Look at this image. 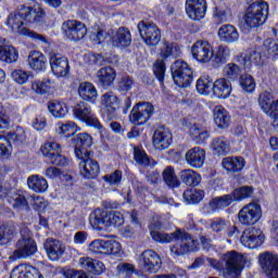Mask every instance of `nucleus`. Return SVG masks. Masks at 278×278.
Instances as JSON below:
<instances>
[{
	"mask_svg": "<svg viewBox=\"0 0 278 278\" xmlns=\"http://www.w3.org/2000/svg\"><path fill=\"white\" fill-rule=\"evenodd\" d=\"M93 153H87L83 155V157H77L80 160L79 170L80 175L85 177V179H94L101 173V168L99 167V163L92 159Z\"/></svg>",
	"mask_w": 278,
	"mask_h": 278,
	"instance_id": "obj_15",
	"label": "nucleus"
},
{
	"mask_svg": "<svg viewBox=\"0 0 278 278\" xmlns=\"http://www.w3.org/2000/svg\"><path fill=\"white\" fill-rule=\"evenodd\" d=\"M237 62L245 68H251V66H262L266 60L264 59V54H262V50L257 48L256 50L238 55Z\"/></svg>",
	"mask_w": 278,
	"mask_h": 278,
	"instance_id": "obj_18",
	"label": "nucleus"
},
{
	"mask_svg": "<svg viewBox=\"0 0 278 278\" xmlns=\"http://www.w3.org/2000/svg\"><path fill=\"white\" fill-rule=\"evenodd\" d=\"M8 201L16 212H29V203L23 191H12L8 194Z\"/></svg>",
	"mask_w": 278,
	"mask_h": 278,
	"instance_id": "obj_29",
	"label": "nucleus"
},
{
	"mask_svg": "<svg viewBox=\"0 0 278 278\" xmlns=\"http://www.w3.org/2000/svg\"><path fill=\"white\" fill-rule=\"evenodd\" d=\"M50 66H51L52 73L56 77H66V75H68L70 66H68V59H66V56L51 53Z\"/></svg>",
	"mask_w": 278,
	"mask_h": 278,
	"instance_id": "obj_24",
	"label": "nucleus"
},
{
	"mask_svg": "<svg viewBox=\"0 0 278 278\" xmlns=\"http://www.w3.org/2000/svg\"><path fill=\"white\" fill-rule=\"evenodd\" d=\"M214 88V81H212V78L210 76H202L197 81V90L200 94L207 96L210 94V91H213Z\"/></svg>",
	"mask_w": 278,
	"mask_h": 278,
	"instance_id": "obj_56",
	"label": "nucleus"
},
{
	"mask_svg": "<svg viewBox=\"0 0 278 278\" xmlns=\"http://www.w3.org/2000/svg\"><path fill=\"white\" fill-rule=\"evenodd\" d=\"M78 265L83 268V270H87L88 273H92V275H101L105 269V265L101 261H97L89 256H83L78 261Z\"/></svg>",
	"mask_w": 278,
	"mask_h": 278,
	"instance_id": "obj_32",
	"label": "nucleus"
},
{
	"mask_svg": "<svg viewBox=\"0 0 278 278\" xmlns=\"http://www.w3.org/2000/svg\"><path fill=\"white\" fill-rule=\"evenodd\" d=\"M79 131V126L75 122H60L56 124V132L65 138H71Z\"/></svg>",
	"mask_w": 278,
	"mask_h": 278,
	"instance_id": "obj_50",
	"label": "nucleus"
},
{
	"mask_svg": "<svg viewBox=\"0 0 278 278\" xmlns=\"http://www.w3.org/2000/svg\"><path fill=\"white\" fill-rule=\"evenodd\" d=\"M266 18H268V3L262 0L253 2L245 11L241 28L247 34L251 29L264 25Z\"/></svg>",
	"mask_w": 278,
	"mask_h": 278,
	"instance_id": "obj_3",
	"label": "nucleus"
},
{
	"mask_svg": "<svg viewBox=\"0 0 278 278\" xmlns=\"http://www.w3.org/2000/svg\"><path fill=\"white\" fill-rule=\"evenodd\" d=\"M191 53L200 64H207L214 58V49L206 40H198L191 48Z\"/></svg>",
	"mask_w": 278,
	"mask_h": 278,
	"instance_id": "obj_14",
	"label": "nucleus"
},
{
	"mask_svg": "<svg viewBox=\"0 0 278 278\" xmlns=\"http://www.w3.org/2000/svg\"><path fill=\"white\" fill-rule=\"evenodd\" d=\"M207 2L205 0H186V13L191 21H201L205 17Z\"/></svg>",
	"mask_w": 278,
	"mask_h": 278,
	"instance_id": "obj_19",
	"label": "nucleus"
},
{
	"mask_svg": "<svg viewBox=\"0 0 278 278\" xmlns=\"http://www.w3.org/2000/svg\"><path fill=\"white\" fill-rule=\"evenodd\" d=\"M236 197L233 195V192H231L211 200L208 205L214 212L216 210H225V207H229V205H231V203H236Z\"/></svg>",
	"mask_w": 278,
	"mask_h": 278,
	"instance_id": "obj_43",
	"label": "nucleus"
},
{
	"mask_svg": "<svg viewBox=\"0 0 278 278\" xmlns=\"http://www.w3.org/2000/svg\"><path fill=\"white\" fill-rule=\"evenodd\" d=\"M62 33L66 40H70L71 42H79V40L86 38L88 28L86 27V24L77 20H68L62 24Z\"/></svg>",
	"mask_w": 278,
	"mask_h": 278,
	"instance_id": "obj_8",
	"label": "nucleus"
},
{
	"mask_svg": "<svg viewBox=\"0 0 278 278\" xmlns=\"http://www.w3.org/2000/svg\"><path fill=\"white\" fill-rule=\"evenodd\" d=\"M238 218L241 225L251 227V225L260 223L262 218V206L258 203L251 202L239 211Z\"/></svg>",
	"mask_w": 278,
	"mask_h": 278,
	"instance_id": "obj_10",
	"label": "nucleus"
},
{
	"mask_svg": "<svg viewBox=\"0 0 278 278\" xmlns=\"http://www.w3.org/2000/svg\"><path fill=\"white\" fill-rule=\"evenodd\" d=\"M162 225L152 224L150 226V235L151 238L155 240V242H161L162 244H168V242H175V240H179L178 243L170 248V252L173 255L177 257L181 255H186V253H192V251H199V241L192 239L188 232L177 229L175 232H162L160 229Z\"/></svg>",
	"mask_w": 278,
	"mask_h": 278,
	"instance_id": "obj_1",
	"label": "nucleus"
},
{
	"mask_svg": "<svg viewBox=\"0 0 278 278\" xmlns=\"http://www.w3.org/2000/svg\"><path fill=\"white\" fill-rule=\"evenodd\" d=\"M213 17L217 23H229L231 18H233V15L231 14L230 9H222L216 7L213 13Z\"/></svg>",
	"mask_w": 278,
	"mask_h": 278,
	"instance_id": "obj_61",
	"label": "nucleus"
},
{
	"mask_svg": "<svg viewBox=\"0 0 278 278\" xmlns=\"http://www.w3.org/2000/svg\"><path fill=\"white\" fill-rule=\"evenodd\" d=\"M189 134L197 144H203L210 138L207 129L200 124H193L190 127Z\"/></svg>",
	"mask_w": 278,
	"mask_h": 278,
	"instance_id": "obj_47",
	"label": "nucleus"
},
{
	"mask_svg": "<svg viewBox=\"0 0 278 278\" xmlns=\"http://www.w3.org/2000/svg\"><path fill=\"white\" fill-rule=\"evenodd\" d=\"M28 66L36 73H45L47 71V56L40 51H30L28 54Z\"/></svg>",
	"mask_w": 278,
	"mask_h": 278,
	"instance_id": "obj_31",
	"label": "nucleus"
},
{
	"mask_svg": "<svg viewBox=\"0 0 278 278\" xmlns=\"http://www.w3.org/2000/svg\"><path fill=\"white\" fill-rule=\"evenodd\" d=\"M240 242L247 249H257L264 244V232L260 228H248L243 231Z\"/></svg>",
	"mask_w": 278,
	"mask_h": 278,
	"instance_id": "obj_16",
	"label": "nucleus"
},
{
	"mask_svg": "<svg viewBox=\"0 0 278 278\" xmlns=\"http://www.w3.org/2000/svg\"><path fill=\"white\" fill-rule=\"evenodd\" d=\"M11 278H45L38 268L31 265H18L11 271Z\"/></svg>",
	"mask_w": 278,
	"mask_h": 278,
	"instance_id": "obj_33",
	"label": "nucleus"
},
{
	"mask_svg": "<svg viewBox=\"0 0 278 278\" xmlns=\"http://www.w3.org/2000/svg\"><path fill=\"white\" fill-rule=\"evenodd\" d=\"M111 45L119 49H125L131 45V33L125 27H121L111 38Z\"/></svg>",
	"mask_w": 278,
	"mask_h": 278,
	"instance_id": "obj_34",
	"label": "nucleus"
},
{
	"mask_svg": "<svg viewBox=\"0 0 278 278\" xmlns=\"http://www.w3.org/2000/svg\"><path fill=\"white\" fill-rule=\"evenodd\" d=\"M239 84L245 92H253V90H255V79L249 74L241 75Z\"/></svg>",
	"mask_w": 278,
	"mask_h": 278,
	"instance_id": "obj_62",
	"label": "nucleus"
},
{
	"mask_svg": "<svg viewBox=\"0 0 278 278\" xmlns=\"http://www.w3.org/2000/svg\"><path fill=\"white\" fill-rule=\"evenodd\" d=\"M260 264L263 273L268 278H278V256L270 253L265 252L260 254L258 256Z\"/></svg>",
	"mask_w": 278,
	"mask_h": 278,
	"instance_id": "obj_17",
	"label": "nucleus"
},
{
	"mask_svg": "<svg viewBox=\"0 0 278 278\" xmlns=\"http://www.w3.org/2000/svg\"><path fill=\"white\" fill-rule=\"evenodd\" d=\"M222 166L227 173H238L244 168V159L242 156H228L223 159Z\"/></svg>",
	"mask_w": 278,
	"mask_h": 278,
	"instance_id": "obj_42",
	"label": "nucleus"
},
{
	"mask_svg": "<svg viewBox=\"0 0 278 278\" xmlns=\"http://www.w3.org/2000/svg\"><path fill=\"white\" fill-rule=\"evenodd\" d=\"M211 147L215 155H227L231 151V143L225 137L213 139Z\"/></svg>",
	"mask_w": 278,
	"mask_h": 278,
	"instance_id": "obj_48",
	"label": "nucleus"
},
{
	"mask_svg": "<svg viewBox=\"0 0 278 278\" xmlns=\"http://www.w3.org/2000/svg\"><path fill=\"white\" fill-rule=\"evenodd\" d=\"M210 228L214 233L223 236V233H227V230L229 229V222L223 217H215L211 219Z\"/></svg>",
	"mask_w": 278,
	"mask_h": 278,
	"instance_id": "obj_52",
	"label": "nucleus"
},
{
	"mask_svg": "<svg viewBox=\"0 0 278 278\" xmlns=\"http://www.w3.org/2000/svg\"><path fill=\"white\" fill-rule=\"evenodd\" d=\"M78 94L83 101L88 103H94L99 93L97 92V87L89 81L81 83L78 86Z\"/></svg>",
	"mask_w": 278,
	"mask_h": 278,
	"instance_id": "obj_36",
	"label": "nucleus"
},
{
	"mask_svg": "<svg viewBox=\"0 0 278 278\" xmlns=\"http://www.w3.org/2000/svg\"><path fill=\"white\" fill-rule=\"evenodd\" d=\"M74 146L76 157H84V155L92 153V151H88L92 147V136L88 132L78 134L74 139Z\"/></svg>",
	"mask_w": 278,
	"mask_h": 278,
	"instance_id": "obj_26",
	"label": "nucleus"
},
{
	"mask_svg": "<svg viewBox=\"0 0 278 278\" xmlns=\"http://www.w3.org/2000/svg\"><path fill=\"white\" fill-rule=\"evenodd\" d=\"M73 115L76 121H80V123H85L89 127H94V129H99L101 131L103 126L97 115L92 112V106L86 102L77 103L73 109Z\"/></svg>",
	"mask_w": 278,
	"mask_h": 278,
	"instance_id": "obj_6",
	"label": "nucleus"
},
{
	"mask_svg": "<svg viewBox=\"0 0 278 278\" xmlns=\"http://www.w3.org/2000/svg\"><path fill=\"white\" fill-rule=\"evenodd\" d=\"M172 77L178 88H188L192 84V68L184 61H176L170 67Z\"/></svg>",
	"mask_w": 278,
	"mask_h": 278,
	"instance_id": "obj_7",
	"label": "nucleus"
},
{
	"mask_svg": "<svg viewBox=\"0 0 278 278\" xmlns=\"http://www.w3.org/2000/svg\"><path fill=\"white\" fill-rule=\"evenodd\" d=\"M31 90L36 94H50L55 90V80L45 78L42 80H35L31 83Z\"/></svg>",
	"mask_w": 278,
	"mask_h": 278,
	"instance_id": "obj_40",
	"label": "nucleus"
},
{
	"mask_svg": "<svg viewBox=\"0 0 278 278\" xmlns=\"http://www.w3.org/2000/svg\"><path fill=\"white\" fill-rule=\"evenodd\" d=\"M20 10L21 16L24 17V23H26V25L40 23V21H42V15L45 14L40 4H35L34 7L20 5Z\"/></svg>",
	"mask_w": 278,
	"mask_h": 278,
	"instance_id": "obj_23",
	"label": "nucleus"
},
{
	"mask_svg": "<svg viewBox=\"0 0 278 278\" xmlns=\"http://www.w3.org/2000/svg\"><path fill=\"white\" fill-rule=\"evenodd\" d=\"M98 83L102 88H110L116 79V71L112 66H105L97 72Z\"/></svg>",
	"mask_w": 278,
	"mask_h": 278,
	"instance_id": "obj_35",
	"label": "nucleus"
},
{
	"mask_svg": "<svg viewBox=\"0 0 278 278\" xmlns=\"http://www.w3.org/2000/svg\"><path fill=\"white\" fill-rule=\"evenodd\" d=\"M258 49H261L264 60H268L269 58L275 60L278 55V40L267 39Z\"/></svg>",
	"mask_w": 278,
	"mask_h": 278,
	"instance_id": "obj_46",
	"label": "nucleus"
},
{
	"mask_svg": "<svg viewBox=\"0 0 278 278\" xmlns=\"http://www.w3.org/2000/svg\"><path fill=\"white\" fill-rule=\"evenodd\" d=\"M231 55V49L227 46H219L217 48V51L214 54V64L216 66H220V64H225L227 60H229V56Z\"/></svg>",
	"mask_w": 278,
	"mask_h": 278,
	"instance_id": "obj_57",
	"label": "nucleus"
},
{
	"mask_svg": "<svg viewBox=\"0 0 278 278\" xmlns=\"http://www.w3.org/2000/svg\"><path fill=\"white\" fill-rule=\"evenodd\" d=\"M11 77L13 81H15L16 84L23 85L29 81V77H31V73L25 72L23 70H14L11 73Z\"/></svg>",
	"mask_w": 278,
	"mask_h": 278,
	"instance_id": "obj_64",
	"label": "nucleus"
},
{
	"mask_svg": "<svg viewBox=\"0 0 278 278\" xmlns=\"http://www.w3.org/2000/svg\"><path fill=\"white\" fill-rule=\"evenodd\" d=\"M173 142V134L166 128H159L153 134V147L156 151H165Z\"/></svg>",
	"mask_w": 278,
	"mask_h": 278,
	"instance_id": "obj_25",
	"label": "nucleus"
},
{
	"mask_svg": "<svg viewBox=\"0 0 278 278\" xmlns=\"http://www.w3.org/2000/svg\"><path fill=\"white\" fill-rule=\"evenodd\" d=\"M27 186L29 190H33V192H47L49 189V182L47 179L40 175H31L27 178Z\"/></svg>",
	"mask_w": 278,
	"mask_h": 278,
	"instance_id": "obj_41",
	"label": "nucleus"
},
{
	"mask_svg": "<svg viewBox=\"0 0 278 278\" xmlns=\"http://www.w3.org/2000/svg\"><path fill=\"white\" fill-rule=\"evenodd\" d=\"M16 236V225L12 222H0V244H9Z\"/></svg>",
	"mask_w": 278,
	"mask_h": 278,
	"instance_id": "obj_39",
	"label": "nucleus"
},
{
	"mask_svg": "<svg viewBox=\"0 0 278 278\" xmlns=\"http://www.w3.org/2000/svg\"><path fill=\"white\" fill-rule=\"evenodd\" d=\"M213 116L215 125L219 129H227V127H229V123H231V116L229 115V112H227V109H224L223 105H217L214 108Z\"/></svg>",
	"mask_w": 278,
	"mask_h": 278,
	"instance_id": "obj_38",
	"label": "nucleus"
},
{
	"mask_svg": "<svg viewBox=\"0 0 278 278\" xmlns=\"http://www.w3.org/2000/svg\"><path fill=\"white\" fill-rule=\"evenodd\" d=\"M217 34L220 42H225L226 45H235V42L240 40L238 28L231 24L222 25Z\"/></svg>",
	"mask_w": 278,
	"mask_h": 278,
	"instance_id": "obj_28",
	"label": "nucleus"
},
{
	"mask_svg": "<svg viewBox=\"0 0 278 278\" xmlns=\"http://www.w3.org/2000/svg\"><path fill=\"white\" fill-rule=\"evenodd\" d=\"M25 25L27 24L25 23L23 15H21V7H18L16 11L11 12L8 16V28L12 29L14 34H20V36H28V38H33V40H39V42H42L43 45H49L47 37L29 30Z\"/></svg>",
	"mask_w": 278,
	"mask_h": 278,
	"instance_id": "obj_5",
	"label": "nucleus"
},
{
	"mask_svg": "<svg viewBox=\"0 0 278 278\" xmlns=\"http://www.w3.org/2000/svg\"><path fill=\"white\" fill-rule=\"evenodd\" d=\"M21 238L15 243V250L10 255L9 260L11 262H16V260H27V257H31L36 255V251H38V245L36 241L31 239L29 228H22Z\"/></svg>",
	"mask_w": 278,
	"mask_h": 278,
	"instance_id": "obj_4",
	"label": "nucleus"
},
{
	"mask_svg": "<svg viewBox=\"0 0 278 278\" xmlns=\"http://www.w3.org/2000/svg\"><path fill=\"white\" fill-rule=\"evenodd\" d=\"M48 110L54 118H65L66 114H68V105L62 101H50Z\"/></svg>",
	"mask_w": 278,
	"mask_h": 278,
	"instance_id": "obj_45",
	"label": "nucleus"
},
{
	"mask_svg": "<svg viewBox=\"0 0 278 278\" xmlns=\"http://www.w3.org/2000/svg\"><path fill=\"white\" fill-rule=\"evenodd\" d=\"M181 50L175 43L165 42L161 48V58L163 60H168V58H179Z\"/></svg>",
	"mask_w": 278,
	"mask_h": 278,
	"instance_id": "obj_54",
	"label": "nucleus"
},
{
	"mask_svg": "<svg viewBox=\"0 0 278 278\" xmlns=\"http://www.w3.org/2000/svg\"><path fill=\"white\" fill-rule=\"evenodd\" d=\"M101 105H103L108 121H112V118L116 117V111L121 108V101H118V97L116 93L109 91L101 97Z\"/></svg>",
	"mask_w": 278,
	"mask_h": 278,
	"instance_id": "obj_21",
	"label": "nucleus"
},
{
	"mask_svg": "<svg viewBox=\"0 0 278 278\" xmlns=\"http://www.w3.org/2000/svg\"><path fill=\"white\" fill-rule=\"evenodd\" d=\"M138 30L143 42L148 47H157L162 40V33L155 23L141 21Z\"/></svg>",
	"mask_w": 278,
	"mask_h": 278,
	"instance_id": "obj_9",
	"label": "nucleus"
},
{
	"mask_svg": "<svg viewBox=\"0 0 278 278\" xmlns=\"http://www.w3.org/2000/svg\"><path fill=\"white\" fill-rule=\"evenodd\" d=\"M185 160L191 168H203V164H205V150L199 147L192 148L186 152Z\"/></svg>",
	"mask_w": 278,
	"mask_h": 278,
	"instance_id": "obj_27",
	"label": "nucleus"
},
{
	"mask_svg": "<svg viewBox=\"0 0 278 278\" xmlns=\"http://www.w3.org/2000/svg\"><path fill=\"white\" fill-rule=\"evenodd\" d=\"M89 251L101 255H118L121 253V243L114 240L96 239L89 243Z\"/></svg>",
	"mask_w": 278,
	"mask_h": 278,
	"instance_id": "obj_13",
	"label": "nucleus"
},
{
	"mask_svg": "<svg viewBox=\"0 0 278 278\" xmlns=\"http://www.w3.org/2000/svg\"><path fill=\"white\" fill-rule=\"evenodd\" d=\"M134 157L135 162L137 164H140V166H155V161L149 159V155H147L146 151H142L140 148L134 149Z\"/></svg>",
	"mask_w": 278,
	"mask_h": 278,
	"instance_id": "obj_59",
	"label": "nucleus"
},
{
	"mask_svg": "<svg viewBox=\"0 0 278 278\" xmlns=\"http://www.w3.org/2000/svg\"><path fill=\"white\" fill-rule=\"evenodd\" d=\"M179 177L182 184H185L186 186H199L202 179L200 174L191 168L182 169L179 173Z\"/></svg>",
	"mask_w": 278,
	"mask_h": 278,
	"instance_id": "obj_49",
	"label": "nucleus"
},
{
	"mask_svg": "<svg viewBox=\"0 0 278 278\" xmlns=\"http://www.w3.org/2000/svg\"><path fill=\"white\" fill-rule=\"evenodd\" d=\"M224 77L228 81H236L239 77H242V70L236 63H228L223 70Z\"/></svg>",
	"mask_w": 278,
	"mask_h": 278,
	"instance_id": "obj_51",
	"label": "nucleus"
},
{
	"mask_svg": "<svg viewBox=\"0 0 278 278\" xmlns=\"http://www.w3.org/2000/svg\"><path fill=\"white\" fill-rule=\"evenodd\" d=\"M0 62L15 64L18 62V50L13 46H0Z\"/></svg>",
	"mask_w": 278,
	"mask_h": 278,
	"instance_id": "obj_44",
	"label": "nucleus"
},
{
	"mask_svg": "<svg viewBox=\"0 0 278 278\" xmlns=\"http://www.w3.org/2000/svg\"><path fill=\"white\" fill-rule=\"evenodd\" d=\"M185 203L188 205H192V203H199L203 201V197H205V193L203 190L199 189H189L186 190L182 194Z\"/></svg>",
	"mask_w": 278,
	"mask_h": 278,
	"instance_id": "obj_55",
	"label": "nucleus"
},
{
	"mask_svg": "<svg viewBox=\"0 0 278 278\" xmlns=\"http://www.w3.org/2000/svg\"><path fill=\"white\" fill-rule=\"evenodd\" d=\"M43 249L47 252L49 260L52 262H58L64 255L66 251V245L62 241L53 238H48L43 243Z\"/></svg>",
	"mask_w": 278,
	"mask_h": 278,
	"instance_id": "obj_20",
	"label": "nucleus"
},
{
	"mask_svg": "<svg viewBox=\"0 0 278 278\" xmlns=\"http://www.w3.org/2000/svg\"><path fill=\"white\" fill-rule=\"evenodd\" d=\"M111 222V211H102L101 208H97L93 213L89 216V223L92 227L103 226L109 228Z\"/></svg>",
	"mask_w": 278,
	"mask_h": 278,
	"instance_id": "obj_37",
	"label": "nucleus"
},
{
	"mask_svg": "<svg viewBox=\"0 0 278 278\" xmlns=\"http://www.w3.org/2000/svg\"><path fill=\"white\" fill-rule=\"evenodd\" d=\"M40 151L45 157H50L55 153H60L62 151V146L55 141H48L43 146H41Z\"/></svg>",
	"mask_w": 278,
	"mask_h": 278,
	"instance_id": "obj_60",
	"label": "nucleus"
},
{
	"mask_svg": "<svg viewBox=\"0 0 278 278\" xmlns=\"http://www.w3.org/2000/svg\"><path fill=\"white\" fill-rule=\"evenodd\" d=\"M258 105L271 121L277 116V100H275L273 93L268 91L261 93L258 97Z\"/></svg>",
	"mask_w": 278,
	"mask_h": 278,
	"instance_id": "obj_22",
	"label": "nucleus"
},
{
	"mask_svg": "<svg viewBox=\"0 0 278 278\" xmlns=\"http://www.w3.org/2000/svg\"><path fill=\"white\" fill-rule=\"evenodd\" d=\"M162 175H163V181H165L168 188H179V186H181L179 178H177V175L175 174V168L170 166L166 167L163 170Z\"/></svg>",
	"mask_w": 278,
	"mask_h": 278,
	"instance_id": "obj_53",
	"label": "nucleus"
},
{
	"mask_svg": "<svg viewBox=\"0 0 278 278\" xmlns=\"http://www.w3.org/2000/svg\"><path fill=\"white\" fill-rule=\"evenodd\" d=\"M231 90V81L227 78H218L213 83V94L217 99H229Z\"/></svg>",
	"mask_w": 278,
	"mask_h": 278,
	"instance_id": "obj_30",
	"label": "nucleus"
},
{
	"mask_svg": "<svg viewBox=\"0 0 278 278\" xmlns=\"http://www.w3.org/2000/svg\"><path fill=\"white\" fill-rule=\"evenodd\" d=\"M154 112L155 108L150 102H139L132 108L129 114V121L132 125H144L149 123Z\"/></svg>",
	"mask_w": 278,
	"mask_h": 278,
	"instance_id": "obj_11",
	"label": "nucleus"
},
{
	"mask_svg": "<svg viewBox=\"0 0 278 278\" xmlns=\"http://www.w3.org/2000/svg\"><path fill=\"white\" fill-rule=\"evenodd\" d=\"M139 266L144 273L155 275L162 268V258L153 250H146L139 256Z\"/></svg>",
	"mask_w": 278,
	"mask_h": 278,
	"instance_id": "obj_12",
	"label": "nucleus"
},
{
	"mask_svg": "<svg viewBox=\"0 0 278 278\" xmlns=\"http://www.w3.org/2000/svg\"><path fill=\"white\" fill-rule=\"evenodd\" d=\"M8 140L13 142L16 147H21V144H25L27 142V135L25 134V129L22 127H16L13 132L8 134Z\"/></svg>",
	"mask_w": 278,
	"mask_h": 278,
	"instance_id": "obj_58",
	"label": "nucleus"
},
{
	"mask_svg": "<svg viewBox=\"0 0 278 278\" xmlns=\"http://www.w3.org/2000/svg\"><path fill=\"white\" fill-rule=\"evenodd\" d=\"M232 194L235 195L236 201H243V199H249L250 197H253V187L243 186L237 188L232 191Z\"/></svg>",
	"mask_w": 278,
	"mask_h": 278,
	"instance_id": "obj_63",
	"label": "nucleus"
},
{
	"mask_svg": "<svg viewBox=\"0 0 278 278\" xmlns=\"http://www.w3.org/2000/svg\"><path fill=\"white\" fill-rule=\"evenodd\" d=\"M206 262L211 268L223 274V277H233V275H238L240 268L247 266L251 260L239 252L228 251L219 255V261L207 257Z\"/></svg>",
	"mask_w": 278,
	"mask_h": 278,
	"instance_id": "obj_2",
	"label": "nucleus"
}]
</instances>
